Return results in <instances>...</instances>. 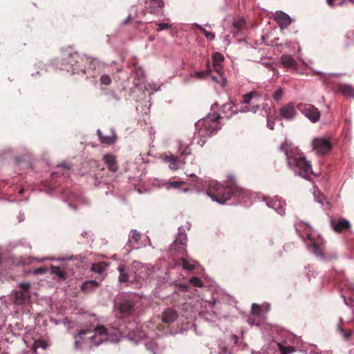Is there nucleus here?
Segmentation results:
<instances>
[{
  "instance_id": "obj_7",
  "label": "nucleus",
  "mask_w": 354,
  "mask_h": 354,
  "mask_svg": "<svg viewBox=\"0 0 354 354\" xmlns=\"http://www.w3.org/2000/svg\"><path fill=\"white\" fill-rule=\"evenodd\" d=\"M280 116L286 120H292L297 115V111L293 103L283 105L279 109Z\"/></svg>"
},
{
  "instance_id": "obj_31",
  "label": "nucleus",
  "mask_w": 354,
  "mask_h": 354,
  "mask_svg": "<svg viewBox=\"0 0 354 354\" xmlns=\"http://www.w3.org/2000/svg\"><path fill=\"white\" fill-rule=\"evenodd\" d=\"M234 106V104L232 102H229L225 104H224L221 107V111L223 113H227L229 111H232L234 113V111H232V108Z\"/></svg>"
},
{
  "instance_id": "obj_51",
  "label": "nucleus",
  "mask_w": 354,
  "mask_h": 354,
  "mask_svg": "<svg viewBox=\"0 0 354 354\" xmlns=\"http://www.w3.org/2000/svg\"><path fill=\"white\" fill-rule=\"evenodd\" d=\"M274 123L273 121H271L270 120H268V127L270 129L273 130L274 129Z\"/></svg>"
},
{
  "instance_id": "obj_20",
  "label": "nucleus",
  "mask_w": 354,
  "mask_h": 354,
  "mask_svg": "<svg viewBox=\"0 0 354 354\" xmlns=\"http://www.w3.org/2000/svg\"><path fill=\"white\" fill-rule=\"evenodd\" d=\"M118 270L120 272L119 281L120 283H126L128 281L129 276L125 272V268L123 265H120L118 268Z\"/></svg>"
},
{
  "instance_id": "obj_15",
  "label": "nucleus",
  "mask_w": 354,
  "mask_h": 354,
  "mask_svg": "<svg viewBox=\"0 0 354 354\" xmlns=\"http://www.w3.org/2000/svg\"><path fill=\"white\" fill-rule=\"evenodd\" d=\"M10 264L17 266H25L32 263L30 257L24 258L23 257H10L9 258Z\"/></svg>"
},
{
  "instance_id": "obj_59",
  "label": "nucleus",
  "mask_w": 354,
  "mask_h": 354,
  "mask_svg": "<svg viewBox=\"0 0 354 354\" xmlns=\"http://www.w3.org/2000/svg\"><path fill=\"white\" fill-rule=\"evenodd\" d=\"M94 337H95V334H93V335L91 337V339H93V338H94Z\"/></svg>"
},
{
  "instance_id": "obj_26",
  "label": "nucleus",
  "mask_w": 354,
  "mask_h": 354,
  "mask_svg": "<svg viewBox=\"0 0 354 354\" xmlns=\"http://www.w3.org/2000/svg\"><path fill=\"white\" fill-rule=\"evenodd\" d=\"M207 70L206 71H198L196 73V76L199 78V79H201V78H203L207 75H209L210 73V66H209V61L207 62Z\"/></svg>"
},
{
  "instance_id": "obj_36",
  "label": "nucleus",
  "mask_w": 354,
  "mask_h": 354,
  "mask_svg": "<svg viewBox=\"0 0 354 354\" xmlns=\"http://www.w3.org/2000/svg\"><path fill=\"white\" fill-rule=\"evenodd\" d=\"M312 248H313V252L317 254V256L319 255H322V252L321 251V248L320 246L315 242H312Z\"/></svg>"
},
{
  "instance_id": "obj_18",
  "label": "nucleus",
  "mask_w": 354,
  "mask_h": 354,
  "mask_svg": "<svg viewBox=\"0 0 354 354\" xmlns=\"http://www.w3.org/2000/svg\"><path fill=\"white\" fill-rule=\"evenodd\" d=\"M98 283L95 281H88L82 283L81 289L82 291L89 292L98 287Z\"/></svg>"
},
{
  "instance_id": "obj_17",
  "label": "nucleus",
  "mask_w": 354,
  "mask_h": 354,
  "mask_svg": "<svg viewBox=\"0 0 354 354\" xmlns=\"http://www.w3.org/2000/svg\"><path fill=\"white\" fill-rule=\"evenodd\" d=\"M97 135L102 143L111 145L115 142V136L113 133L109 136H104L100 130H97Z\"/></svg>"
},
{
  "instance_id": "obj_39",
  "label": "nucleus",
  "mask_w": 354,
  "mask_h": 354,
  "mask_svg": "<svg viewBox=\"0 0 354 354\" xmlns=\"http://www.w3.org/2000/svg\"><path fill=\"white\" fill-rule=\"evenodd\" d=\"M180 157L182 158V156L184 155H189L191 154V149L189 147V146L185 147L183 149L182 147L180 148Z\"/></svg>"
},
{
  "instance_id": "obj_50",
  "label": "nucleus",
  "mask_w": 354,
  "mask_h": 354,
  "mask_svg": "<svg viewBox=\"0 0 354 354\" xmlns=\"http://www.w3.org/2000/svg\"><path fill=\"white\" fill-rule=\"evenodd\" d=\"M213 66H214V71H216L217 73H220V71L221 69V64H213Z\"/></svg>"
},
{
  "instance_id": "obj_35",
  "label": "nucleus",
  "mask_w": 354,
  "mask_h": 354,
  "mask_svg": "<svg viewBox=\"0 0 354 354\" xmlns=\"http://www.w3.org/2000/svg\"><path fill=\"white\" fill-rule=\"evenodd\" d=\"M257 95V93L256 92H251L250 93L245 94V95H243V103L249 104L253 96Z\"/></svg>"
},
{
  "instance_id": "obj_13",
  "label": "nucleus",
  "mask_w": 354,
  "mask_h": 354,
  "mask_svg": "<svg viewBox=\"0 0 354 354\" xmlns=\"http://www.w3.org/2000/svg\"><path fill=\"white\" fill-rule=\"evenodd\" d=\"M331 225L333 230L338 233L342 232L344 230H348L351 227V224L348 221L341 218L337 221H332Z\"/></svg>"
},
{
  "instance_id": "obj_24",
  "label": "nucleus",
  "mask_w": 354,
  "mask_h": 354,
  "mask_svg": "<svg viewBox=\"0 0 354 354\" xmlns=\"http://www.w3.org/2000/svg\"><path fill=\"white\" fill-rule=\"evenodd\" d=\"M181 261H182V266L184 270L190 271L195 268V265L194 263L189 262L187 259L182 258Z\"/></svg>"
},
{
  "instance_id": "obj_33",
  "label": "nucleus",
  "mask_w": 354,
  "mask_h": 354,
  "mask_svg": "<svg viewBox=\"0 0 354 354\" xmlns=\"http://www.w3.org/2000/svg\"><path fill=\"white\" fill-rule=\"evenodd\" d=\"M189 282L191 284H192L195 287H202L203 286V282L201 280L200 278L197 277H192L189 279Z\"/></svg>"
},
{
  "instance_id": "obj_1",
  "label": "nucleus",
  "mask_w": 354,
  "mask_h": 354,
  "mask_svg": "<svg viewBox=\"0 0 354 354\" xmlns=\"http://www.w3.org/2000/svg\"><path fill=\"white\" fill-rule=\"evenodd\" d=\"M279 150L285 153L288 167L294 170L297 175L308 180L310 179V176H315L313 171L311 164L306 157L292 149L288 143L283 142L280 146Z\"/></svg>"
},
{
  "instance_id": "obj_8",
  "label": "nucleus",
  "mask_w": 354,
  "mask_h": 354,
  "mask_svg": "<svg viewBox=\"0 0 354 354\" xmlns=\"http://www.w3.org/2000/svg\"><path fill=\"white\" fill-rule=\"evenodd\" d=\"M274 20L279 24L281 28H286L291 24V19L283 11H277L273 17Z\"/></svg>"
},
{
  "instance_id": "obj_4",
  "label": "nucleus",
  "mask_w": 354,
  "mask_h": 354,
  "mask_svg": "<svg viewBox=\"0 0 354 354\" xmlns=\"http://www.w3.org/2000/svg\"><path fill=\"white\" fill-rule=\"evenodd\" d=\"M297 108L312 122H317L320 118V112L317 108L312 104H299Z\"/></svg>"
},
{
  "instance_id": "obj_23",
  "label": "nucleus",
  "mask_w": 354,
  "mask_h": 354,
  "mask_svg": "<svg viewBox=\"0 0 354 354\" xmlns=\"http://www.w3.org/2000/svg\"><path fill=\"white\" fill-rule=\"evenodd\" d=\"M151 7V12L156 13L158 10L162 9L164 7L165 3L162 0H158L156 3H152Z\"/></svg>"
},
{
  "instance_id": "obj_5",
  "label": "nucleus",
  "mask_w": 354,
  "mask_h": 354,
  "mask_svg": "<svg viewBox=\"0 0 354 354\" xmlns=\"http://www.w3.org/2000/svg\"><path fill=\"white\" fill-rule=\"evenodd\" d=\"M19 287L21 290L16 291L15 293L14 302L17 305H22L30 298L29 283H20Z\"/></svg>"
},
{
  "instance_id": "obj_6",
  "label": "nucleus",
  "mask_w": 354,
  "mask_h": 354,
  "mask_svg": "<svg viewBox=\"0 0 354 354\" xmlns=\"http://www.w3.org/2000/svg\"><path fill=\"white\" fill-rule=\"evenodd\" d=\"M313 149L317 153L326 154L332 148L331 143L329 140L322 138H315L313 141Z\"/></svg>"
},
{
  "instance_id": "obj_44",
  "label": "nucleus",
  "mask_w": 354,
  "mask_h": 354,
  "mask_svg": "<svg viewBox=\"0 0 354 354\" xmlns=\"http://www.w3.org/2000/svg\"><path fill=\"white\" fill-rule=\"evenodd\" d=\"M340 329H341V331L342 332V335H343L344 339L346 340H348L353 333L352 331L350 330L347 332H345V331H344V330L342 328Z\"/></svg>"
},
{
  "instance_id": "obj_19",
  "label": "nucleus",
  "mask_w": 354,
  "mask_h": 354,
  "mask_svg": "<svg viewBox=\"0 0 354 354\" xmlns=\"http://www.w3.org/2000/svg\"><path fill=\"white\" fill-rule=\"evenodd\" d=\"M107 265L104 262L93 263L91 270L94 272L101 274L106 269Z\"/></svg>"
},
{
  "instance_id": "obj_55",
  "label": "nucleus",
  "mask_w": 354,
  "mask_h": 354,
  "mask_svg": "<svg viewBox=\"0 0 354 354\" xmlns=\"http://www.w3.org/2000/svg\"><path fill=\"white\" fill-rule=\"evenodd\" d=\"M158 0H150L151 3H156Z\"/></svg>"
},
{
  "instance_id": "obj_22",
  "label": "nucleus",
  "mask_w": 354,
  "mask_h": 354,
  "mask_svg": "<svg viewBox=\"0 0 354 354\" xmlns=\"http://www.w3.org/2000/svg\"><path fill=\"white\" fill-rule=\"evenodd\" d=\"M194 26L198 28L203 34H204L207 39L213 40L215 38V35L213 32L207 31L201 26L198 24H194Z\"/></svg>"
},
{
  "instance_id": "obj_30",
  "label": "nucleus",
  "mask_w": 354,
  "mask_h": 354,
  "mask_svg": "<svg viewBox=\"0 0 354 354\" xmlns=\"http://www.w3.org/2000/svg\"><path fill=\"white\" fill-rule=\"evenodd\" d=\"M100 81L101 84L104 86H109L111 83V79L110 76L106 74L102 75L100 78Z\"/></svg>"
},
{
  "instance_id": "obj_40",
  "label": "nucleus",
  "mask_w": 354,
  "mask_h": 354,
  "mask_svg": "<svg viewBox=\"0 0 354 354\" xmlns=\"http://www.w3.org/2000/svg\"><path fill=\"white\" fill-rule=\"evenodd\" d=\"M158 26V28L156 29L157 31H160L162 30H166L169 28L171 25L167 23H159L156 24Z\"/></svg>"
},
{
  "instance_id": "obj_49",
  "label": "nucleus",
  "mask_w": 354,
  "mask_h": 354,
  "mask_svg": "<svg viewBox=\"0 0 354 354\" xmlns=\"http://www.w3.org/2000/svg\"><path fill=\"white\" fill-rule=\"evenodd\" d=\"M243 24H244V22L243 21H237L236 23L234 24V26L238 28V29H241L242 27L243 26Z\"/></svg>"
},
{
  "instance_id": "obj_14",
  "label": "nucleus",
  "mask_w": 354,
  "mask_h": 354,
  "mask_svg": "<svg viewBox=\"0 0 354 354\" xmlns=\"http://www.w3.org/2000/svg\"><path fill=\"white\" fill-rule=\"evenodd\" d=\"M338 91L346 97L354 98V87L350 84H341L338 85Z\"/></svg>"
},
{
  "instance_id": "obj_3",
  "label": "nucleus",
  "mask_w": 354,
  "mask_h": 354,
  "mask_svg": "<svg viewBox=\"0 0 354 354\" xmlns=\"http://www.w3.org/2000/svg\"><path fill=\"white\" fill-rule=\"evenodd\" d=\"M221 118L218 114L208 115L206 118L199 120L196 123L198 134L201 137L211 136L220 129L219 120Z\"/></svg>"
},
{
  "instance_id": "obj_25",
  "label": "nucleus",
  "mask_w": 354,
  "mask_h": 354,
  "mask_svg": "<svg viewBox=\"0 0 354 354\" xmlns=\"http://www.w3.org/2000/svg\"><path fill=\"white\" fill-rule=\"evenodd\" d=\"M52 272L55 274L59 279H64L66 278V274L63 272L60 268L56 266H52Z\"/></svg>"
},
{
  "instance_id": "obj_38",
  "label": "nucleus",
  "mask_w": 354,
  "mask_h": 354,
  "mask_svg": "<svg viewBox=\"0 0 354 354\" xmlns=\"http://www.w3.org/2000/svg\"><path fill=\"white\" fill-rule=\"evenodd\" d=\"M261 313V307L255 304L252 306V314L256 316H259Z\"/></svg>"
},
{
  "instance_id": "obj_41",
  "label": "nucleus",
  "mask_w": 354,
  "mask_h": 354,
  "mask_svg": "<svg viewBox=\"0 0 354 354\" xmlns=\"http://www.w3.org/2000/svg\"><path fill=\"white\" fill-rule=\"evenodd\" d=\"M46 272H47V268L46 267H40V268L35 269L33 270V273L35 274H44Z\"/></svg>"
},
{
  "instance_id": "obj_27",
  "label": "nucleus",
  "mask_w": 354,
  "mask_h": 354,
  "mask_svg": "<svg viewBox=\"0 0 354 354\" xmlns=\"http://www.w3.org/2000/svg\"><path fill=\"white\" fill-rule=\"evenodd\" d=\"M94 332H95V334H98L100 335H105L109 334L108 329L102 325L97 326L95 328Z\"/></svg>"
},
{
  "instance_id": "obj_52",
  "label": "nucleus",
  "mask_w": 354,
  "mask_h": 354,
  "mask_svg": "<svg viewBox=\"0 0 354 354\" xmlns=\"http://www.w3.org/2000/svg\"><path fill=\"white\" fill-rule=\"evenodd\" d=\"M131 21V15H129L128 17L124 21V24H129Z\"/></svg>"
},
{
  "instance_id": "obj_47",
  "label": "nucleus",
  "mask_w": 354,
  "mask_h": 354,
  "mask_svg": "<svg viewBox=\"0 0 354 354\" xmlns=\"http://www.w3.org/2000/svg\"><path fill=\"white\" fill-rule=\"evenodd\" d=\"M134 282L136 283L138 288H140L142 286V283L140 282L137 277H135L134 281H130V284H133Z\"/></svg>"
},
{
  "instance_id": "obj_10",
  "label": "nucleus",
  "mask_w": 354,
  "mask_h": 354,
  "mask_svg": "<svg viewBox=\"0 0 354 354\" xmlns=\"http://www.w3.org/2000/svg\"><path fill=\"white\" fill-rule=\"evenodd\" d=\"M164 160L169 163V167L172 170H177L185 162L180 157L174 156L173 155L165 156Z\"/></svg>"
},
{
  "instance_id": "obj_28",
  "label": "nucleus",
  "mask_w": 354,
  "mask_h": 354,
  "mask_svg": "<svg viewBox=\"0 0 354 354\" xmlns=\"http://www.w3.org/2000/svg\"><path fill=\"white\" fill-rule=\"evenodd\" d=\"M212 59L213 64H220L224 60V57L221 53L216 52L213 54Z\"/></svg>"
},
{
  "instance_id": "obj_34",
  "label": "nucleus",
  "mask_w": 354,
  "mask_h": 354,
  "mask_svg": "<svg viewBox=\"0 0 354 354\" xmlns=\"http://www.w3.org/2000/svg\"><path fill=\"white\" fill-rule=\"evenodd\" d=\"M46 343L45 341L41 339H37L35 341L33 348L35 351L37 348H46Z\"/></svg>"
},
{
  "instance_id": "obj_2",
  "label": "nucleus",
  "mask_w": 354,
  "mask_h": 354,
  "mask_svg": "<svg viewBox=\"0 0 354 354\" xmlns=\"http://www.w3.org/2000/svg\"><path fill=\"white\" fill-rule=\"evenodd\" d=\"M207 194L212 200L223 204L233 195L243 197L245 195V190L234 184L224 186L217 182H212Z\"/></svg>"
},
{
  "instance_id": "obj_37",
  "label": "nucleus",
  "mask_w": 354,
  "mask_h": 354,
  "mask_svg": "<svg viewBox=\"0 0 354 354\" xmlns=\"http://www.w3.org/2000/svg\"><path fill=\"white\" fill-rule=\"evenodd\" d=\"M283 95V90L282 88L277 89L273 94V98L276 101H279L281 99Z\"/></svg>"
},
{
  "instance_id": "obj_32",
  "label": "nucleus",
  "mask_w": 354,
  "mask_h": 354,
  "mask_svg": "<svg viewBox=\"0 0 354 354\" xmlns=\"http://www.w3.org/2000/svg\"><path fill=\"white\" fill-rule=\"evenodd\" d=\"M146 347L149 351H151L153 354H156V352L158 350V345L153 342H149L146 344Z\"/></svg>"
},
{
  "instance_id": "obj_45",
  "label": "nucleus",
  "mask_w": 354,
  "mask_h": 354,
  "mask_svg": "<svg viewBox=\"0 0 354 354\" xmlns=\"http://www.w3.org/2000/svg\"><path fill=\"white\" fill-rule=\"evenodd\" d=\"M90 333H93V331H92L91 329L82 330L80 331L79 335L81 338H82L85 335Z\"/></svg>"
},
{
  "instance_id": "obj_58",
  "label": "nucleus",
  "mask_w": 354,
  "mask_h": 354,
  "mask_svg": "<svg viewBox=\"0 0 354 354\" xmlns=\"http://www.w3.org/2000/svg\"><path fill=\"white\" fill-rule=\"evenodd\" d=\"M24 192V189H21L20 191H19V194H22Z\"/></svg>"
},
{
  "instance_id": "obj_16",
  "label": "nucleus",
  "mask_w": 354,
  "mask_h": 354,
  "mask_svg": "<svg viewBox=\"0 0 354 354\" xmlns=\"http://www.w3.org/2000/svg\"><path fill=\"white\" fill-rule=\"evenodd\" d=\"M281 64L287 68H295L297 67V62L290 55H283L281 58Z\"/></svg>"
},
{
  "instance_id": "obj_48",
  "label": "nucleus",
  "mask_w": 354,
  "mask_h": 354,
  "mask_svg": "<svg viewBox=\"0 0 354 354\" xmlns=\"http://www.w3.org/2000/svg\"><path fill=\"white\" fill-rule=\"evenodd\" d=\"M64 168V169L69 170L70 166L67 165L66 163H62L57 166V169H62Z\"/></svg>"
},
{
  "instance_id": "obj_46",
  "label": "nucleus",
  "mask_w": 354,
  "mask_h": 354,
  "mask_svg": "<svg viewBox=\"0 0 354 354\" xmlns=\"http://www.w3.org/2000/svg\"><path fill=\"white\" fill-rule=\"evenodd\" d=\"M317 200L320 204L324 205L325 197L324 196L319 194V195L317 196Z\"/></svg>"
},
{
  "instance_id": "obj_56",
  "label": "nucleus",
  "mask_w": 354,
  "mask_h": 354,
  "mask_svg": "<svg viewBox=\"0 0 354 354\" xmlns=\"http://www.w3.org/2000/svg\"><path fill=\"white\" fill-rule=\"evenodd\" d=\"M212 79H213L214 81H216V82H218V80L215 77H212Z\"/></svg>"
},
{
  "instance_id": "obj_57",
  "label": "nucleus",
  "mask_w": 354,
  "mask_h": 354,
  "mask_svg": "<svg viewBox=\"0 0 354 354\" xmlns=\"http://www.w3.org/2000/svg\"><path fill=\"white\" fill-rule=\"evenodd\" d=\"M57 174H58V171H56V172H53L52 174H53V176H56Z\"/></svg>"
},
{
  "instance_id": "obj_43",
  "label": "nucleus",
  "mask_w": 354,
  "mask_h": 354,
  "mask_svg": "<svg viewBox=\"0 0 354 354\" xmlns=\"http://www.w3.org/2000/svg\"><path fill=\"white\" fill-rule=\"evenodd\" d=\"M131 238L136 241L138 242L140 239V234L136 230H133L131 232Z\"/></svg>"
},
{
  "instance_id": "obj_53",
  "label": "nucleus",
  "mask_w": 354,
  "mask_h": 354,
  "mask_svg": "<svg viewBox=\"0 0 354 354\" xmlns=\"http://www.w3.org/2000/svg\"><path fill=\"white\" fill-rule=\"evenodd\" d=\"M270 70L273 71L274 72L276 71V68L271 66H270Z\"/></svg>"
},
{
  "instance_id": "obj_42",
  "label": "nucleus",
  "mask_w": 354,
  "mask_h": 354,
  "mask_svg": "<svg viewBox=\"0 0 354 354\" xmlns=\"http://www.w3.org/2000/svg\"><path fill=\"white\" fill-rule=\"evenodd\" d=\"M167 184L170 185L174 188H178L181 185H184L185 183L183 181H174V182H169Z\"/></svg>"
},
{
  "instance_id": "obj_54",
  "label": "nucleus",
  "mask_w": 354,
  "mask_h": 354,
  "mask_svg": "<svg viewBox=\"0 0 354 354\" xmlns=\"http://www.w3.org/2000/svg\"><path fill=\"white\" fill-rule=\"evenodd\" d=\"M307 237H308V240L312 241V238L309 234H307Z\"/></svg>"
},
{
  "instance_id": "obj_29",
  "label": "nucleus",
  "mask_w": 354,
  "mask_h": 354,
  "mask_svg": "<svg viewBox=\"0 0 354 354\" xmlns=\"http://www.w3.org/2000/svg\"><path fill=\"white\" fill-rule=\"evenodd\" d=\"M78 55L77 53L70 54L66 59V63L71 65V66H74L77 63V58Z\"/></svg>"
},
{
  "instance_id": "obj_60",
  "label": "nucleus",
  "mask_w": 354,
  "mask_h": 354,
  "mask_svg": "<svg viewBox=\"0 0 354 354\" xmlns=\"http://www.w3.org/2000/svg\"><path fill=\"white\" fill-rule=\"evenodd\" d=\"M187 286H183V288H185V289H187Z\"/></svg>"
},
{
  "instance_id": "obj_9",
  "label": "nucleus",
  "mask_w": 354,
  "mask_h": 354,
  "mask_svg": "<svg viewBox=\"0 0 354 354\" xmlns=\"http://www.w3.org/2000/svg\"><path fill=\"white\" fill-rule=\"evenodd\" d=\"M134 302L130 299H124L117 304V308L121 314L131 315L134 310Z\"/></svg>"
},
{
  "instance_id": "obj_11",
  "label": "nucleus",
  "mask_w": 354,
  "mask_h": 354,
  "mask_svg": "<svg viewBox=\"0 0 354 354\" xmlns=\"http://www.w3.org/2000/svg\"><path fill=\"white\" fill-rule=\"evenodd\" d=\"M102 160L110 171L116 172L118 170L116 157L114 155L111 153H106L103 156Z\"/></svg>"
},
{
  "instance_id": "obj_12",
  "label": "nucleus",
  "mask_w": 354,
  "mask_h": 354,
  "mask_svg": "<svg viewBox=\"0 0 354 354\" xmlns=\"http://www.w3.org/2000/svg\"><path fill=\"white\" fill-rule=\"evenodd\" d=\"M178 317L177 312L172 308H167L162 313V322L169 325L174 322Z\"/></svg>"
},
{
  "instance_id": "obj_21",
  "label": "nucleus",
  "mask_w": 354,
  "mask_h": 354,
  "mask_svg": "<svg viewBox=\"0 0 354 354\" xmlns=\"http://www.w3.org/2000/svg\"><path fill=\"white\" fill-rule=\"evenodd\" d=\"M279 350L281 354H290L295 352V348L292 346H283L281 343L277 344Z\"/></svg>"
}]
</instances>
